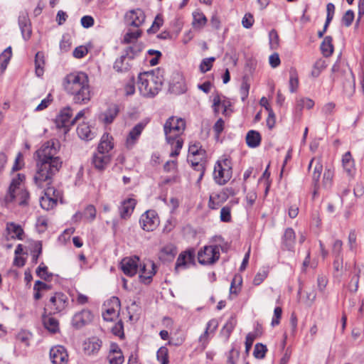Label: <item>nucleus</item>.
<instances>
[{
    "label": "nucleus",
    "mask_w": 364,
    "mask_h": 364,
    "mask_svg": "<svg viewBox=\"0 0 364 364\" xmlns=\"http://www.w3.org/2000/svg\"><path fill=\"white\" fill-rule=\"evenodd\" d=\"M60 144L56 140H50L36 151V171L33 177L38 187L52 184L53 176L62 166V161L58 156Z\"/></svg>",
    "instance_id": "obj_1"
},
{
    "label": "nucleus",
    "mask_w": 364,
    "mask_h": 364,
    "mask_svg": "<svg viewBox=\"0 0 364 364\" xmlns=\"http://www.w3.org/2000/svg\"><path fill=\"white\" fill-rule=\"evenodd\" d=\"M65 91L73 97L75 104L85 105L91 100V88L89 78L82 72L67 75L63 81Z\"/></svg>",
    "instance_id": "obj_2"
},
{
    "label": "nucleus",
    "mask_w": 364,
    "mask_h": 364,
    "mask_svg": "<svg viewBox=\"0 0 364 364\" xmlns=\"http://www.w3.org/2000/svg\"><path fill=\"white\" fill-rule=\"evenodd\" d=\"M186 128V122L181 118L169 117L164 125V131L168 144L172 147L171 157L177 156L183 146V139L181 136Z\"/></svg>",
    "instance_id": "obj_3"
},
{
    "label": "nucleus",
    "mask_w": 364,
    "mask_h": 364,
    "mask_svg": "<svg viewBox=\"0 0 364 364\" xmlns=\"http://www.w3.org/2000/svg\"><path fill=\"white\" fill-rule=\"evenodd\" d=\"M163 82V72L158 68L150 72L140 73L138 76L137 85L143 96L153 97L161 89Z\"/></svg>",
    "instance_id": "obj_4"
},
{
    "label": "nucleus",
    "mask_w": 364,
    "mask_h": 364,
    "mask_svg": "<svg viewBox=\"0 0 364 364\" xmlns=\"http://www.w3.org/2000/svg\"><path fill=\"white\" fill-rule=\"evenodd\" d=\"M24 180L25 176L21 173H18L13 178L4 196L6 204L17 203L19 205H26L28 203L29 193L23 187Z\"/></svg>",
    "instance_id": "obj_5"
},
{
    "label": "nucleus",
    "mask_w": 364,
    "mask_h": 364,
    "mask_svg": "<svg viewBox=\"0 0 364 364\" xmlns=\"http://www.w3.org/2000/svg\"><path fill=\"white\" fill-rule=\"evenodd\" d=\"M332 78L334 81L342 82L343 91L350 96L355 91V77L349 68L342 65L340 63H336L332 67Z\"/></svg>",
    "instance_id": "obj_6"
},
{
    "label": "nucleus",
    "mask_w": 364,
    "mask_h": 364,
    "mask_svg": "<svg viewBox=\"0 0 364 364\" xmlns=\"http://www.w3.org/2000/svg\"><path fill=\"white\" fill-rule=\"evenodd\" d=\"M232 175V166L231 159L227 156L220 157L215 164L213 178L216 183L225 185Z\"/></svg>",
    "instance_id": "obj_7"
},
{
    "label": "nucleus",
    "mask_w": 364,
    "mask_h": 364,
    "mask_svg": "<svg viewBox=\"0 0 364 364\" xmlns=\"http://www.w3.org/2000/svg\"><path fill=\"white\" fill-rule=\"evenodd\" d=\"M39 188L43 189L44 192V196H41L40 199L41 206L45 210L53 208L60 197V192L51 184Z\"/></svg>",
    "instance_id": "obj_8"
},
{
    "label": "nucleus",
    "mask_w": 364,
    "mask_h": 364,
    "mask_svg": "<svg viewBox=\"0 0 364 364\" xmlns=\"http://www.w3.org/2000/svg\"><path fill=\"white\" fill-rule=\"evenodd\" d=\"M220 258L219 247L216 245L205 246L198 253V262L202 264H212Z\"/></svg>",
    "instance_id": "obj_9"
},
{
    "label": "nucleus",
    "mask_w": 364,
    "mask_h": 364,
    "mask_svg": "<svg viewBox=\"0 0 364 364\" xmlns=\"http://www.w3.org/2000/svg\"><path fill=\"white\" fill-rule=\"evenodd\" d=\"M68 304V297L62 292H55L52 295L46 304L53 314L64 311Z\"/></svg>",
    "instance_id": "obj_10"
},
{
    "label": "nucleus",
    "mask_w": 364,
    "mask_h": 364,
    "mask_svg": "<svg viewBox=\"0 0 364 364\" xmlns=\"http://www.w3.org/2000/svg\"><path fill=\"white\" fill-rule=\"evenodd\" d=\"M72 116L73 112L70 107H68L61 109L55 119L57 128L63 129V132L67 133L70 127L74 124Z\"/></svg>",
    "instance_id": "obj_11"
},
{
    "label": "nucleus",
    "mask_w": 364,
    "mask_h": 364,
    "mask_svg": "<svg viewBox=\"0 0 364 364\" xmlns=\"http://www.w3.org/2000/svg\"><path fill=\"white\" fill-rule=\"evenodd\" d=\"M139 223L144 230L153 231L158 227L159 219L154 210H147L141 215Z\"/></svg>",
    "instance_id": "obj_12"
},
{
    "label": "nucleus",
    "mask_w": 364,
    "mask_h": 364,
    "mask_svg": "<svg viewBox=\"0 0 364 364\" xmlns=\"http://www.w3.org/2000/svg\"><path fill=\"white\" fill-rule=\"evenodd\" d=\"M139 262V258L136 256L125 257L120 262L121 269L127 276L133 277L138 272L141 264Z\"/></svg>",
    "instance_id": "obj_13"
},
{
    "label": "nucleus",
    "mask_w": 364,
    "mask_h": 364,
    "mask_svg": "<svg viewBox=\"0 0 364 364\" xmlns=\"http://www.w3.org/2000/svg\"><path fill=\"white\" fill-rule=\"evenodd\" d=\"M156 265L154 262L148 260L140 264L139 279L140 282L149 284L152 281V277L156 274Z\"/></svg>",
    "instance_id": "obj_14"
},
{
    "label": "nucleus",
    "mask_w": 364,
    "mask_h": 364,
    "mask_svg": "<svg viewBox=\"0 0 364 364\" xmlns=\"http://www.w3.org/2000/svg\"><path fill=\"white\" fill-rule=\"evenodd\" d=\"M145 14L140 9H132L125 14V21L127 24L139 28L145 21Z\"/></svg>",
    "instance_id": "obj_15"
},
{
    "label": "nucleus",
    "mask_w": 364,
    "mask_h": 364,
    "mask_svg": "<svg viewBox=\"0 0 364 364\" xmlns=\"http://www.w3.org/2000/svg\"><path fill=\"white\" fill-rule=\"evenodd\" d=\"M106 305L108 307L102 314V316L105 321H111L119 315L120 301L117 297L113 296L107 301Z\"/></svg>",
    "instance_id": "obj_16"
},
{
    "label": "nucleus",
    "mask_w": 364,
    "mask_h": 364,
    "mask_svg": "<svg viewBox=\"0 0 364 364\" xmlns=\"http://www.w3.org/2000/svg\"><path fill=\"white\" fill-rule=\"evenodd\" d=\"M50 358L53 364H67L68 361V354L65 348L60 345L51 348Z\"/></svg>",
    "instance_id": "obj_17"
},
{
    "label": "nucleus",
    "mask_w": 364,
    "mask_h": 364,
    "mask_svg": "<svg viewBox=\"0 0 364 364\" xmlns=\"http://www.w3.org/2000/svg\"><path fill=\"white\" fill-rule=\"evenodd\" d=\"M18 26L21 29V35L25 41H28L31 37L32 29L31 23L26 11H22L18 16Z\"/></svg>",
    "instance_id": "obj_18"
},
{
    "label": "nucleus",
    "mask_w": 364,
    "mask_h": 364,
    "mask_svg": "<svg viewBox=\"0 0 364 364\" xmlns=\"http://www.w3.org/2000/svg\"><path fill=\"white\" fill-rule=\"evenodd\" d=\"M92 318V312L87 309H84L73 316L72 323L73 326L80 328L90 323Z\"/></svg>",
    "instance_id": "obj_19"
},
{
    "label": "nucleus",
    "mask_w": 364,
    "mask_h": 364,
    "mask_svg": "<svg viewBox=\"0 0 364 364\" xmlns=\"http://www.w3.org/2000/svg\"><path fill=\"white\" fill-rule=\"evenodd\" d=\"M102 347V341L96 337L87 339L82 343V350L87 355L97 354Z\"/></svg>",
    "instance_id": "obj_20"
},
{
    "label": "nucleus",
    "mask_w": 364,
    "mask_h": 364,
    "mask_svg": "<svg viewBox=\"0 0 364 364\" xmlns=\"http://www.w3.org/2000/svg\"><path fill=\"white\" fill-rule=\"evenodd\" d=\"M144 128V126L142 124L139 123L132 129L125 141V146L127 149H132L135 146Z\"/></svg>",
    "instance_id": "obj_21"
},
{
    "label": "nucleus",
    "mask_w": 364,
    "mask_h": 364,
    "mask_svg": "<svg viewBox=\"0 0 364 364\" xmlns=\"http://www.w3.org/2000/svg\"><path fill=\"white\" fill-rule=\"evenodd\" d=\"M111 161V156L109 154H104L97 151L93 154L92 159V164L97 170H104Z\"/></svg>",
    "instance_id": "obj_22"
},
{
    "label": "nucleus",
    "mask_w": 364,
    "mask_h": 364,
    "mask_svg": "<svg viewBox=\"0 0 364 364\" xmlns=\"http://www.w3.org/2000/svg\"><path fill=\"white\" fill-rule=\"evenodd\" d=\"M194 257L193 250H187L181 252L178 255L176 262V270L186 268L190 264H193L194 262Z\"/></svg>",
    "instance_id": "obj_23"
},
{
    "label": "nucleus",
    "mask_w": 364,
    "mask_h": 364,
    "mask_svg": "<svg viewBox=\"0 0 364 364\" xmlns=\"http://www.w3.org/2000/svg\"><path fill=\"white\" fill-rule=\"evenodd\" d=\"M136 201L134 198H128L122 202L119 207L120 217L123 219H127L130 217L134 211Z\"/></svg>",
    "instance_id": "obj_24"
},
{
    "label": "nucleus",
    "mask_w": 364,
    "mask_h": 364,
    "mask_svg": "<svg viewBox=\"0 0 364 364\" xmlns=\"http://www.w3.org/2000/svg\"><path fill=\"white\" fill-rule=\"evenodd\" d=\"M119 109L117 105H111L109 107L102 112L100 119L106 124L113 122L116 117L118 115Z\"/></svg>",
    "instance_id": "obj_25"
},
{
    "label": "nucleus",
    "mask_w": 364,
    "mask_h": 364,
    "mask_svg": "<svg viewBox=\"0 0 364 364\" xmlns=\"http://www.w3.org/2000/svg\"><path fill=\"white\" fill-rule=\"evenodd\" d=\"M97 210L94 205H88L84 210L83 213L77 212L74 216L73 219L75 221L80 220L84 218L88 222H92L96 218Z\"/></svg>",
    "instance_id": "obj_26"
},
{
    "label": "nucleus",
    "mask_w": 364,
    "mask_h": 364,
    "mask_svg": "<svg viewBox=\"0 0 364 364\" xmlns=\"http://www.w3.org/2000/svg\"><path fill=\"white\" fill-rule=\"evenodd\" d=\"M132 63L123 53L114 63L113 68L117 73H125L131 69Z\"/></svg>",
    "instance_id": "obj_27"
},
{
    "label": "nucleus",
    "mask_w": 364,
    "mask_h": 364,
    "mask_svg": "<svg viewBox=\"0 0 364 364\" xmlns=\"http://www.w3.org/2000/svg\"><path fill=\"white\" fill-rule=\"evenodd\" d=\"M113 138L109 134H104L101 138L100 142L97 147V151L104 154H109L113 149Z\"/></svg>",
    "instance_id": "obj_28"
},
{
    "label": "nucleus",
    "mask_w": 364,
    "mask_h": 364,
    "mask_svg": "<svg viewBox=\"0 0 364 364\" xmlns=\"http://www.w3.org/2000/svg\"><path fill=\"white\" fill-rule=\"evenodd\" d=\"M312 167H314L312 178L315 186H316L319 181V178L323 171V166L319 158H313L311 160L309 165V169H311Z\"/></svg>",
    "instance_id": "obj_29"
},
{
    "label": "nucleus",
    "mask_w": 364,
    "mask_h": 364,
    "mask_svg": "<svg viewBox=\"0 0 364 364\" xmlns=\"http://www.w3.org/2000/svg\"><path fill=\"white\" fill-rule=\"evenodd\" d=\"M143 49L144 46L141 43H136L127 47L123 53L132 63V60L140 54Z\"/></svg>",
    "instance_id": "obj_30"
},
{
    "label": "nucleus",
    "mask_w": 364,
    "mask_h": 364,
    "mask_svg": "<svg viewBox=\"0 0 364 364\" xmlns=\"http://www.w3.org/2000/svg\"><path fill=\"white\" fill-rule=\"evenodd\" d=\"M77 133L82 139L90 141L95 137V132H93L87 124H80L77 128Z\"/></svg>",
    "instance_id": "obj_31"
},
{
    "label": "nucleus",
    "mask_w": 364,
    "mask_h": 364,
    "mask_svg": "<svg viewBox=\"0 0 364 364\" xmlns=\"http://www.w3.org/2000/svg\"><path fill=\"white\" fill-rule=\"evenodd\" d=\"M177 253L176 246L171 243L164 245L160 250L159 258L163 260L172 259Z\"/></svg>",
    "instance_id": "obj_32"
},
{
    "label": "nucleus",
    "mask_w": 364,
    "mask_h": 364,
    "mask_svg": "<svg viewBox=\"0 0 364 364\" xmlns=\"http://www.w3.org/2000/svg\"><path fill=\"white\" fill-rule=\"evenodd\" d=\"M205 154L206 151L202 148L200 143H195L189 146L188 159L196 158L205 159Z\"/></svg>",
    "instance_id": "obj_33"
},
{
    "label": "nucleus",
    "mask_w": 364,
    "mask_h": 364,
    "mask_svg": "<svg viewBox=\"0 0 364 364\" xmlns=\"http://www.w3.org/2000/svg\"><path fill=\"white\" fill-rule=\"evenodd\" d=\"M247 145L250 148H256L259 146L262 140L260 134L255 130H250L246 135Z\"/></svg>",
    "instance_id": "obj_34"
},
{
    "label": "nucleus",
    "mask_w": 364,
    "mask_h": 364,
    "mask_svg": "<svg viewBox=\"0 0 364 364\" xmlns=\"http://www.w3.org/2000/svg\"><path fill=\"white\" fill-rule=\"evenodd\" d=\"M42 320L44 327L50 333H55L59 331V323L56 318L44 315Z\"/></svg>",
    "instance_id": "obj_35"
},
{
    "label": "nucleus",
    "mask_w": 364,
    "mask_h": 364,
    "mask_svg": "<svg viewBox=\"0 0 364 364\" xmlns=\"http://www.w3.org/2000/svg\"><path fill=\"white\" fill-rule=\"evenodd\" d=\"M295 232L292 228L286 229L283 236V245L288 250H291L295 244Z\"/></svg>",
    "instance_id": "obj_36"
},
{
    "label": "nucleus",
    "mask_w": 364,
    "mask_h": 364,
    "mask_svg": "<svg viewBox=\"0 0 364 364\" xmlns=\"http://www.w3.org/2000/svg\"><path fill=\"white\" fill-rule=\"evenodd\" d=\"M12 56L11 47L6 48L0 55V75L6 70Z\"/></svg>",
    "instance_id": "obj_37"
},
{
    "label": "nucleus",
    "mask_w": 364,
    "mask_h": 364,
    "mask_svg": "<svg viewBox=\"0 0 364 364\" xmlns=\"http://www.w3.org/2000/svg\"><path fill=\"white\" fill-rule=\"evenodd\" d=\"M188 161L191 162L192 167L199 172L198 181H200L203 178L205 172V159L196 158L188 159Z\"/></svg>",
    "instance_id": "obj_38"
},
{
    "label": "nucleus",
    "mask_w": 364,
    "mask_h": 364,
    "mask_svg": "<svg viewBox=\"0 0 364 364\" xmlns=\"http://www.w3.org/2000/svg\"><path fill=\"white\" fill-rule=\"evenodd\" d=\"M332 41V38L328 36L323 38L321 44V52L326 57L330 56L333 52V46Z\"/></svg>",
    "instance_id": "obj_39"
},
{
    "label": "nucleus",
    "mask_w": 364,
    "mask_h": 364,
    "mask_svg": "<svg viewBox=\"0 0 364 364\" xmlns=\"http://www.w3.org/2000/svg\"><path fill=\"white\" fill-rule=\"evenodd\" d=\"M342 164L344 170L348 175H352L354 171V161L349 151L346 152L342 159Z\"/></svg>",
    "instance_id": "obj_40"
},
{
    "label": "nucleus",
    "mask_w": 364,
    "mask_h": 364,
    "mask_svg": "<svg viewBox=\"0 0 364 364\" xmlns=\"http://www.w3.org/2000/svg\"><path fill=\"white\" fill-rule=\"evenodd\" d=\"M193 18L192 25L195 29L200 30L203 28L207 23V18L203 13L194 12L193 14Z\"/></svg>",
    "instance_id": "obj_41"
},
{
    "label": "nucleus",
    "mask_w": 364,
    "mask_h": 364,
    "mask_svg": "<svg viewBox=\"0 0 364 364\" xmlns=\"http://www.w3.org/2000/svg\"><path fill=\"white\" fill-rule=\"evenodd\" d=\"M6 229L9 233L10 234L11 238H17L18 240H22L23 230L21 225H16L14 223H11L7 224Z\"/></svg>",
    "instance_id": "obj_42"
},
{
    "label": "nucleus",
    "mask_w": 364,
    "mask_h": 364,
    "mask_svg": "<svg viewBox=\"0 0 364 364\" xmlns=\"http://www.w3.org/2000/svg\"><path fill=\"white\" fill-rule=\"evenodd\" d=\"M171 89V92L176 95L186 92L187 90V87L184 79L181 76H178V80L172 84Z\"/></svg>",
    "instance_id": "obj_43"
},
{
    "label": "nucleus",
    "mask_w": 364,
    "mask_h": 364,
    "mask_svg": "<svg viewBox=\"0 0 364 364\" xmlns=\"http://www.w3.org/2000/svg\"><path fill=\"white\" fill-rule=\"evenodd\" d=\"M314 106L313 100L308 97H301L296 99V109L301 111L304 108L311 109Z\"/></svg>",
    "instance_id": "obj_44"
},
{
    "label": "nucleus",
    "mask_w": 364,
    "mask_h": 364,
    "mask_svg": "<svg viewBox=\"0 0 364 364\" xmlns=\"http://www.w3.org/2000/svg\"><path fill=\"white\" fill-rule=\"evenodd\" d=\"M44 54L42 52H38L35 57L36 73L40 77L43 73V67L44 65Z\"/></svg>",
    "instance_id": "obj_45"
},
{
    "label": "nucleus",
    "mask_w": 364,
    "mask_h": 364,
    "mask_svg": "<svg viewBox=\"0 0 364 364\" xmlns=\"http://www.w3.org/2000/svg\"><path fill=\"white\" fill-rule=\"evenodd\" d=\"M31 338L32 333L25 330H21L16 335V341L23 343L25 346H29Z\"/></svg>",
    "instance_id": "obj_46"
},
{
    "label": "nucleus",
    "mask_w": 364,
    "mask_h": 364,
    "mask_svg": "<svg viewBox=\"0 0 364 364\" xmlns=\"http://www.w3.org/2000/svg\"><path fill=\"white\" fill-rule=\"evenodd\" d=\"M269 47L272 50H277L279 47V38L276 30L272 29L269 33Z\"/></svg>",
    "instance_id": "obj_47"
},
{
    "label": "nucleus",
    "mask_w": 364,
    "mask_h": 364,
    "mask_svg": "<svg viewBox=\"0 0 364 364\" xmlns=\"http://www.w3.org/2000/svg\"><path fill=\"white\" fill-rule=\"evenodd\" d=\"M267 351V346L262 343H257L255 346L253 355L257 359H262L265 357Z\"/></svg>",
    "instance_id": "obj_48"
},
{
    "label": "nucleus",
    "mask_w": 364,
    "mask_h": 364,
    "mask_svg": "<svg viewBox=\"0 0 364 364\" xmlns=\"http://www.w3.org/2000/svg\"><path fill=\"white\" fill-rule=\"evenodd\" d=\"M107 359L109 364H122L124 361V358L122 352H118L116 353H109Z\"/></svg>",
    "instance_id": "obj_49"
},
{
    "label": "nucleus",
    "mask_w": 364,
    "mask_h": 364,
    "mask_svg": "<svg viewBox=\"0 0 364 364\" xmlns=\"http://www.w3.org/2000/svg\"><path fill=\"white\" fill-rule=\"evenodd\" d=\"M242 282V280L240 275H235L234 277L230 288V294H237L240 289Z\"/></svg>",
    "instance_id": "obj_50"
},
{
    "label": "nucleus",
    "mask_w": 364,
    "mask_h": 364,
    "mask_svg": "<svg viewBox=\"0 0 364 364\" xmlns=\"http://www.w3.org/2000/svg\"><path fill=\"white\" fill-rule=\"evenodd\" d=\"M325 68L326 65L324 60L321 59L316 60L311 70V76L317 77Z\"/></svg>",
    "instance_id": "obj_51"
},
{
    "label": "nucleus",
    "mask_w": 364,
    "mask_h": 364,
    "mask_svg": "<svg viewBox=\"0 0 364 364\" xmlns=\"http://www.w3.org/2000/svg\"><path fill=\"white\" fill-rule=\"evenodd\" d=\"M215 60V57L204 58L200 65V70L201 71V73H205L209 71L212 68L213 63Z\"/></svg>",
    "instance_id": "obj_52"
},
{
    "label": "nucleus",
    "mask_w": 364,
    "mask_h": 364,
    "mask_svg": "<svg viewBox=\"0 0 364 364\" xmlns=\"http://www.w3.org/2000/svg\"><path fill=\"white\" fill-rule=\"evenodd\" d=\"M141 35V31L140 30L129 31L124 35L122 42L124 43H131L134 40H136L138 38H139Z\"/></svg>",
    "instance_id": "obj_53"
},
{
    "label": "nucleus",
    "mask_w": 364,
    "mask_h": 364,
    "mask_svg": "<svg viewBox=\"0 0 364 364\" xmlns=\"http://www.w3.org/2000/svg\"><path fill=\"white\" fill-rule=\"evenodd\" d=\"M299 87V80L295 71L290 72L289 77V90L291 92H295Z\"/></svg>",
    "instance_id": "obj_54"
},
{
    "label": "nucleus",
    "mask_w": 364,
    "mask_h": 364,
    "mask_svg": "<svg viewBox=\"0 0 364 364\" xmlns=\"http://www.w3.org/2000/svg\"><path fill=\"white\" fill-rule=\"evenodd\" d=\"M156 357L161 364H168V349L166 347H161L157 351Z\"/></svg>",
    "instance_id": "obj_55"
},
{
    "label": "nucleus",
    "mask_w": 364,
    "mask_h": 364,
    "mask_svg": "<svg viewBox=\"0 0 364 364\" xmlns=\"http://www.w3.org/2000/svg\"><path fill=\"white\" fill-rule=\"evenodd\" d=\"M237 321L236 319L231 316L225 324L223 331L226 333L227 337H229L233 329L236 326Z\"/></svg>",
    "instance_id": "obj_56"
},
{
    "label": "nucleus",
    "mask_w": 364,
    "mask_h": 364,
    "mask_svg": "<svg viewBox=\"0 0 364 364\" xmlns=\"http://www.w3.org/2000/svg\"><path fill=\"white\" fill-rule=\"evenodd\" d=\"M250 84L247 82V80H245V79L242 80V84H241V86H240V96H241V99L244 102L248 97V95H249V90H250Z\"/></svg>",
    "instance_id": "obj_57"
},
{
    "label": "nucleus",
    "mask_w": 364,
    "mask_h": 364,
    "mask_svg": "<svg viewBox=\"0 0 364 364\" xmlns=\"http://www.w3.org/2000/svg\"><path fill=\"white\" fill-rule=\"evenodd\" d=\"M354 19V12L352 10H348L342 17L341 21L346 27H349Z\"/></svg>",
    "instance_id": "obj_58"
},
{
    "label": "nucleus",
    "mask_w": 364,
    "mask_h": 364,
    "mask_svg": "<svg viewBox=\"0 0 364 364\" xmlns=\"http://www.w3.org/2000/svg\"><path fill=\"white\" fill-rule=\"evenodd\" d=\"M257 336L258 333L257 332H250L246 336L245 349L247 352L251 349L253 342Z\"/></svg>",
    "instance_id": "obj_59"
},
{
    "label": "nucleus",
    "mask_w": 364,
    "mask_h": 364,
    "mask_svg": "<svg viewBox=\"0 0 364 364\" xmlns=\"http://www.w3.org/2000/svg\"><path fill=\"white\" fill-rule=\"evenodd\" d=\"M163 18L161 16V15L160 14H158L153 23H152V26L148 30V32H152V33H156L159 28L160 27L163 25Z\"/></svg>",
    "instance_id": "obj_60"
},
{
    "label": "nucleus",
    "mask_w": 364,
    "mask_h": 364,
    "mask_svg": "<svg viewBox=\"0 0 364 364\" xmlns=\"http://www.w3.org/2000/svg\"><path fill=\"white\" fill-rule=\"evenodd\" d=\"M255 22L253 15L250 13H247L242 18V25L245 28H250Z\"/></svg>",
    "instance_id": "obj_61"
},
{
    "label": "nucleus",
    "mask_w": 364,
    "mask_h": 364,
    "mask_svg": "<svg viewBox=\"0 0 364 364\" xmlns=\"http://www.w3.org/2000/svg\"><path fill=\"white\" fill-rule=\"evenodd\" d=\"M356 239H357V234L355 230H351L349 232L348 241V246L351 251H353L356 247Z\"/></svg>",
    "instance_id": "obj_62"
},
{
    "label": "nucleus",
    "mask_w": 364,
    "mask_h": 364,
    "mask_svg": "<svg viewBox=\"0 0 364 364\" xmlns=\"http://www.w3.org/2000/svg\"><path fill=\"white\" fill-rule=\"evenodd\" d=\"M343 242L340 240H336L333 244L332 253L334 257H342Z\"/></svg>",
    "instance_id": "obj_63"
},
{
    "label": "nucleus",
    "mask_w": 364,
    "mask_h": 364,
    "mask_svg": "<svg viewBox=\"0 0 364 364\" xmlns=\"http://www.w3.org/2000/svg\"><path fill=\"white\" fill-rule=\"evenodd\" d=\"M53 98L51 95L49 94L46 98L43 99L41 103L35 108V111L40 112L46 109L52 102Z\"/></svg>",
    "instance_id": "obj_64"
}]
</instances>
